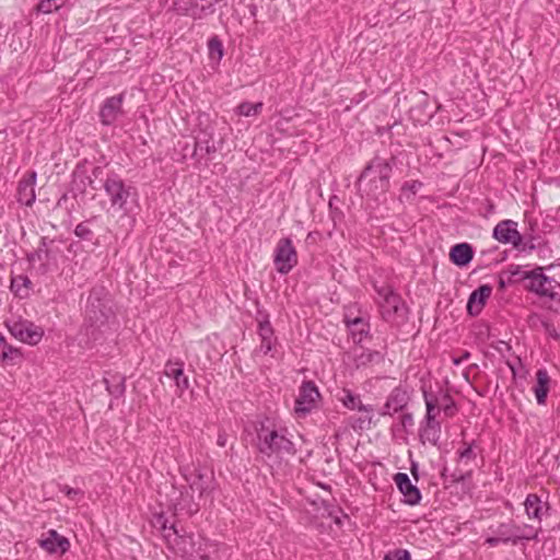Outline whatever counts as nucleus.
<instances>
[{"instance_id": "nucleus-1", "label": "nucleus", "mask_w": 560, "mask_h": 560, "mask_svg": "<svg viewBox=\"0 0 560 560\" xmlns=\"http://www.w3.org/2000/svg\"><path fill=\"white\" fill-rule=\"evenodd\" d=\"M393 165L389 160L375 156L364 167L358 178L357 186L360 195L378 200L389 188Z\"/></svg>"}, {"instance_id": "nucleus-2", "label": "nucleus", "mask_w": 560, "mask_h": 560, "mask_svg": "<svg viewBox=\"0 0 560 560\" xmlns=\"http://www.w3.org/2000/svg\"><path fill=\"white\" fill-rule=\"evenodd\" d=\"M103 188L109 200L106 212L112 215L129 217L138 206V191L135 187L127 185L118 175H108Z\"/></svg>"}, {"instance_id": "nucleus-3", "label": "nucleus", "mask_w": 560, "mask_h": 560, "mask_svg": "<svg viewBox=\"0 0 560 560\" xmlns=\"http://www.w3.org/2000/svg\"><path fill=\"white\" fill-rule=\"evenodd\" d=\"M257 431V450L267 457L276 455L278 457L292 456L296 450L293 442L287 436L285 429H277L275 425H268L261 422Z\"/></svg>"}, {"instance_id": "nucleus-4", "label": "nucleus", "mask_w": 560, "mask_h": 560, "mask_svg": "<svg viewBox=\"0 0 560 560\" xmlns=\"http://www.w3.org/2000/svg\"><path fill=\"white\" fill-rule=\"evenodd\" d=\"M377 293V303L381 308L383 318L392 324H400L405 316V304L389 285H374Z\"/></svg>"}, {"instance_id": "nucleus-5", "label": "nucleus", "mask_w": 560, "mask_h": 560, "mask_svg": "<svg viewBox=\"0 0 560 560\" xmlns=\"http://www.w3.org/2000/svg\"><path fill=\"white\" fill-rule=\"evenodd\" d=\"M527 282L525 288L542 299L560 302V283L551 277L546 276L541 268L530 270L525 276Z\"/></svg>"}, {"instance_id": "nucleus-6", "label": "nucleus", "mask_w": 560, "mask_h": 560, "mask_svg": "<svg viewBox=\"0 0 560 560\" xmlns=\"http://www.w3.org/2000/svg\"><path fill=\"white\" fill-rule=\"evenodd\" d=\"M222 0H174V10L194 20H202L215 12V4Z\"/></svg>"}, {"instance_id": "nucleus-7", "label": "nucleus", "mask_w": 560, "mask_h": 560, "mask_svg": "<svg viewBox=\"0 0 560 560\" xmlns=\"http://www.w3.org/2000/svg\"><path fill=\"white\" fill-rule=\"evenodd\" d=\"M276 270L281 275H288L298 265V253L289 237L280 238L273 254Z\"/></svg>"}, {"instance_id": "nucleus-8", "label": "nucleus", "mask_w": 560, "mask_h": 560, "mask_svg": "<svg viewBox=\"0 0 560 560\" xmlns=\"http://www.w3.org/2000/svg\"><path fill=\"white\" fill-rule=\"evenodd\" d=\"M7 327L14 338L28 345H37L44 335L42 327L28 320H13Z\"/></svg>"}, {"instance_id": "nucleus-9", "label": "nucleus", "mask_w": 560, "mask_h": 560, "mask_svg": "<svg viewBox=\"0 0 560 560\" xmlns=\"http://www.w3.org/2000/svg\"><path fill=\"white\" fill-rule=\"evenodd\" d=\"M61 249L56 244L55 240L42 237L38 248L31 253L27 257L28 261L35 264L38 261L44 271L47 270L50 264H56Z\"/></svg>"}, {"instance_id": "nucleus-10", "label": "nucleus", "mask_w": 560, "mask_h": 560, "mask_svg": "<svg viewBox=\"0 0 560 560\" xmlns=\"http://www.w3.org/2000/svg\"><path fill=\"white\" fill-rule=\"evenodd\" d=\"M319 396L318 388L313 382H303L295 399V412L303 416L308 413L316 406Z\"/></svg>"}, {"instance_id": "nucleus-11", "label": "nucleus", "mask_w": 560, "mask_h": 560, "mask_svg": "<svg viewBox=\"0 0 560 560\" xmlns=\"http://www.w3.org/2000/svg\"><path fill=\"white\" fill-rule=\"evenodd\" d=\"M409 400L410 394L407 387L397 386L387 396L386 401L380 411V415L383 417H392L395 413L402 411L408 405Z\"/></svg>"}, {"instance_id": "nucleus-12", "label": "nucleus", "mask_w": 560, "mask_h": 560, "mask_svg": "<svg viewBox=\"0 0 560 560\" xmlns=\"http://www.w3.org/2000/svg\"><path fill=\"white\" fill-rule=\"evenodd\" d=\"M110 315V306L100 299H94L92 295L89 298L86 322H89L92 327L101 328L106 324Z\"/></svg>"}, {"instance_id": "nucleus-13", "label": "nucleus", "mask_w": 560, "mask_h": 560, "mask_svg": "<svg viewBox=\"0 0 560 560\" xmlns=\"http://www.w3.org/2000/svg\"><path fill=\"white\" fill-rule=\"evenodd\" d=\"M516 226V222L503 220L494 226L492 236L502 244H512L514 247H518L522 243V235Z\"/></svg>"}, {"instance_id": "nucleus-14", "label": "nucleus", "mask_w": 560, "mask_h": 560, "mask_svg": "<svg viewBox=\"0 0 560 560\" xmlns=\"http://www.w3.org/2000/svg\"><path fill=\"white\" fill-rule=\"evenodd\" d=\"M39 546L48 553H66L70 548V541L65 536H61L55 529H49L43 534L38 541Z\"/></svg>"}, {"instance_id": "nucleus-15", "label": "nucleus", "mask_w": 560, "mask_h": 560, "mask_svg": "<svg viewBox=\"0 0 560 560\" xmlns=\"http://www.w3.org/2000/svg\"><path fill=\"white\" fill-rule=\"evenodd\" d=\"M164 375L174 381L178 395H182L189 387L188 376L184 372V362L179 360H168L164 366Z\"/></svg>"}, {"instance_id": "nucleus-16", "label": "nucleus", "mask_w": 560, "mask_h": 560, "mask_svg": "<svg viewBox=\"0 0 560 560\" xmlns=\"http://www.w3.org/2000/svg\"><path fill=\"white\" fill-rule=\"evenodd\" d=\"M394 481L404 495V502L408 505H417L421 501L420 490L411 483L409 476L405 472H397Z\"/></svg>"}, {"instance_id": "nucleus-17", "label": "nucleus", "mask_w": 560, "mask_h": 560, "mask_svg": "<svg viewBox=\"0 0 560 560\" xmlns=\"http://www.w3.org/2000/svg\"><path fill=\"white\" fill-rule=\"evenodd\" d=\"M124 93L108 97L100 110V118L103 125L109 126L116 121L122 113Z\"/></svg>"}, {"instance_id": "nucleus-18", "label": "nucleus", "mask_w": 560, "mask_h": 560, "mask_svg": "<svg viewBox=\"0 0 560 560\" xmlns=\"http://www.w3.org/2000/svg\"><path fill=\"white\" fill-rule=\"evenodd\" d=\"M35 184H36V173L31 172L25 175L19 183L18 186V200L19 202L31 207L35 199Z\"/></svg>"}, {"instance_id": "nucleus-19", "label": "nucleus", "mask_w": 560, "mask_h": 560, "mask_svg": "<svg viewBox=\"0 0 560 560\" xmlns=\"http://www.w3.org/2000/svg\"><path fill=\"white\" fill-rule=\"evenodd\" d=\"M343 322L349 329L354 342H361L369 334L370 324L362 316H352L350 311L345 314Z\"/></svg>"}, {"instance_id": "nucleus-20", "label": "nucleus", "mask_w": 560, "mask_h": 560, "mask_svg": "<svg viewBox=\"0 0 560 560\" xmlns=\"http://www.w3.org/2000/svg\"><path fill=\"white\" fill-rule=\"evenodd\" d=\"M492 288L488 284L480 285L477 290L472 291L467 303V311L470 315H478L486 301L490 298Z\"/></svg>"}, {"instance_id": "nucleus-21", "label": "nucleus", "mask_w": 560, "mask_h": 560, "mask_svg": "<svg viewBox=\"0 0 560 560\" xmlns=\"http://www.w3.org/2000/svg\"><path fill=\"white\" fill-rule=\"evenodd\" d=\"M337 399L342 404V406L349 410H359L363 412H372L373 407L371 405H364L361 401V397L359 394L353 393L349 388H342L337 394Z\"/></svg>"}, {"instance_id": "nucleus-22", "label": "nucleus", "mask_w": 560, "mask_h": 560, "mask_svg": "<svg viewBox=\"0 0 560 560\" xmlns=\"http://www.w3.org/2000/svg\"><path fill=\"white\" fill-rule=\"evenodd\" d=\"M419 438L422 444L436 445L441 438V424L438 420L424 419L419 429Z\"/></svg>"}, {"instance_id": "nucleus-23", "label": "nucleus", "mask_w": 560, "mask_h": 560, "mask_svg": "<svg viewBox=\"0 0 560 560\" xmlns=\"http://www.w3.org/2000/svg\"><path fill=\"white\" fill-rule=\"evenodd\" d=\"M474 257L472 247L468 243L456 244L452 247L450 258L458 267L468 265Z\"/></svg>"}, {"instance_id": "nucleus-24", "label": "nucleus", "mask_w": 560, "mask_h": 560, "mask_svg": "<svg viewBox=\"0 0 560 560\" xmlns=\"http://www.w3.org/2000/svg\"><path fill=\"white\" fill-rule=\"evenodd\" d=\"M536 380H537V383L534 386V393H535L536 400L539 405H545L547 395L549 392V382H550L548 372L544 369L538 370L536 372Z\"/></svg>"}, {"instance_id": "nucleus-25", "label": "nucleus", "mask_w": 560, "mask_h": 560, "mask_svg": "<svg viewBox=\"0 0 560 560\" xmlns=\"http://www.w3.org/2000/svg\"><path fill=\"white\" fill-rule=\"evenodd\" d=\"M526 514L529 518H534L537 521H541L542 511L546 504L541 501V499L535 494L530 493L527 495L524 502Z\"/></svg>"}, {"instance_id": "nucleus-26", "label": "nucleus", "mask_w": 560, "mask_h": 560, "mask_svg": "<svg viewBox=\"0 0 560 560\" xmlns=\"http://www.w3.org/2000/svg\"><path fill=\"white\" fill-rule=\"evenodd\" d=\"M383 359L381 352L370 349H361L360 353H355L354 362L357 368L365 366L371 363H378Z\"/></svg>"}, {"instance_id": "nucleus-27", "label": "nucleus", "mask_w": 560, "mask_h": 560, "mask_svg": "<svg viewBox=\"0 0 560 560\" xmlns=\"http://www.w3.org/2000/svg\"><path fill=\"white\" fill-rule=\"evenodd\" d=\"M104 383L107 392L115 397L121 396L125 392V380L119 374L110 375V378L104 377Z\"/></svg>"}, {"instance_id": "nucleus-28", "label": "nucleus", "mask_w": 560, "mask_h": 560, "mask_svg": "<svg viewBox=\"0 0 560 560\" xmlns=\"http://www.w3.org/2000/svg\"><path fill=\"white\" fill-rule=\"evenodd\" d=\"M189 487L192 492H198L200 497H202L210 488L211 480L205 479V477L199 472L192 476V479H189Z\"/></svg>"}, {"instance_id": "nucleus-29", "label": "nucleus", "mask_w": 560, "mask_h": 560, "mask_svg": "<svg viewBox=\"0 0 560 560\" xmlns=\"http://www.w3.org/2000/svg\"><path fill=\"white\" fill-rule=\"evenodd\" d=\"M31 281L25 276H18L11 281V290L19 296L24 298L28 294Z\"/></svg>"}, {"instance_id": "nucleus-30", "label": "nucleus", "mask_w": 560, "mask_h": 560, "mask_svg": "<svg viewBox=\"0 0 560 560\" xmlns=\"http://www.w3.org/2000/svg\"><path fill=\"white\" fill-rule=\"evenodd\" d=\"M423 396H424V402H425V408H427L424 419L436 420V417L440 413L438 398L432 394H428L427 392H424Z\"/></svg>"}, {"instance_id": "nucleus-31", "label": "nucleus", "mask_w": 560, "mask_h": 560, "mask_svg": "<svg viewBox=\"0 0 560 560\" xmlns=\"http://www.w3.org/2000/svg\"><path fill=\"white\" fill-rule=\"evenodd\" d=\"M262 106L264 105L261 102H258L255 104L249 103V102H243L237 106L236 113L240 116H245V117L257 116L261 112Z\"/></svg>"}, {"instance_id": "nucleus-32", "label": "nucleus", "mask_w": 560, "mask_h": 560, "mask_svg": "<svg viewBox=\"0 0 560 560\" xmlns=\"http://www.w3.org/2000/svg\"><path fill=\"white\" fill-rule=\"evenodd\" d=\"M493 534L500 537L502 542L506 544L516 537L513 526L510 524H500L495 529H493Z\"/></svg>"}, {"instance_id": "nucleus-33", "label": "nucleus", "mask_w": 560, "mask_h": 560, "mask_svg": "<svg viewBox=\"0 0 560 560\" xmlns=\"http://www.w3.org/2000/svg\"><path fill=\"white\" fill-rule=\"evenodd\" d=\"M209 56L211 59L221 60L223 57V45L218 37H212L208 42Z\"/></svg>"}, {"instance_id": "nucleus-34", "label": "nucleus", "mask_w": 560, "mask_h": 560, "mask_svg": "<svg viewBox=\"0 0 560 560\" xmlns=\"http://www.w3.org/2000/svg\"><path fill=\"white\" fill-rule=\"evenodd\" d=\"M258 335L260 339L276 338L268 316L258 320Z\"/></svg>"}, {"instance_id": "nucleus-35", "label": "nucleus", "mask_w": 560, "mask_h": 560, "mask_svg": "<svg viewBox=\"0 0 560 560\" xmlns=\"http://www.w3.org/2000/svg\"><path fill=\"white\" fill-rule=\"evenodd\" d=\"M62 5L63 0H42L37 5V10L47 14L60 9Z\"/></svg>"}, {"instance_id": "nucleus-36", "label": "nucleus", "mask_w": 560, "mask_h": 560, "mask_svg": "<svg viewBox=\"0 0 560 560\" xmlns=\"http://www.w3.org/2000/svg\"><path fill=\"white\" fill-rule=\"evenodd\" d=\"M422 184L418 180L406 182L401 187V198L410 199L418 192Z\"/></svg>"}, {"instance_id": "nucleus-37", "label": "nucleus", "mask_w": 560, "mask_h": 560, "mask_svg": "<svg viewBox=\"0 0 560 560\" xmlns=\"http://www.w3.org/2000/svg\"><path fill=\"white\" fill-rule=\"evenodd\" d=\"M510 273L508 281H512V278H516V280H522L527 282V278L525 276L530 273V270H525L521 266L511 265L508 269Z\"/></svg>"}, {"instance_id": "nucleus-38", "label": "nucleus", "mask_w": 560, "mask_h": 560, "mask_svg": "<svg viewBox=\"0 0 560 560\" xmlns=\"http://www.w3.org/2000/svg\"><path fill=\"white\" fill-rule=\"evenodd\" d=\"M458 456L460 462H469L475 459L476 454L472 448V444L464 442L463 448L458 451Z\"/></svg>"}, {"instance_id": "nucleus-39", "label": "nucleus", "mask_w": 560, "mask_h": 560, "mask_svg": "<svg viewBox=\"0 0 560 560\" xmlns=\"http://www.w3.org/2000/svg\"><path fill=\"white\" fill-rule=\"evenodd\" d=\"M196 149L205 151L207 154H211L217 151V148L210 138H207V139L198 138L196 141Z\"/></svg>"}, {"instance_id": "nucleus-40", "label": "nucleus", "mask_w": 560, "mask_h": 560, "mask_svg": "<svg viewBox=\"0 0 560 560\" xmlns=\"http://www.w3.org/2000/svg\"><path fill=\"white\" fill-rule=\"evenodd\" d=\"M276 342L277 338L260 339V346L256 350L257 353H262L264 355L271 353L272 349L276 346Z\"/></svg>"}, {"instance_id": "nucleus-41", "label": "nucleus", "mask_w": 560, "mask_h": 560, "mask_svg": "<svg viewBox=\"0 0 560 560\" xmlns=\"http://www.w3.org/2000/svg\"><path fill=\"white\" fill-rule=\"evenodd\" d=\"M546 323H547V319L542 315H539L536 313L530 314L527 317L528 326L534 329H542V327L545 326Z\"/></svg>"}, {"instance_id": "nucleus-42", "label": "nucleus", "mask_w": 560, "mask_h": 560, "mask_svg": "<svg viewBox=\"0 0 560 560\" xmlns=\"http://www.w3.org/2000/svg\"><path fill=\"white\" fill-rule=\"evenodd\" d=\"M384 560H410V555L405 549H396L394 551H389Z\"/></svg>"}, {"instance_id": "nucleus-43", "label": "nucleus", "mask_w": 560, "mask_h": 560, "mask_svg": "<svg viewBox=\"0 0 560 560\" xmlns=\"http://www.w3.org/2000/svg\"><path fill=\"white\" fill-rule=\"evenodd\" d=\"M74 234L80 238L88 240L91 236L92 231L85 223H79L74 229Z\"/></svg>"}, {"instance_id": "nucleus-44", "label": "nucleus", "mask_w": 560, "mask_h": 560, "mask_svg": "<svg viewBox=\"0 0 560 560\" xmlns=\"http://www.w3.org/2000/svg\"><path fill=\"white\" fill-rule=\"evenodd\" d=\"M545 331V334H547L549 337L553 338V339H557L559 337L553 324H551L550 322L547 320V323L545 324V326L542 327V329Z\"/></svg>"}, {"instance_id": "nucleus-45", "label": "nucleus", "mask_w": 560, "mask_h": 560, "mask_svg": "<svg viewBox=\"0 0 560 560\" xmlns=\"http://www.w3.org/2000/svg\"><path fill=\"white\" fill-rule=\"evenodd\" d=\"M400 424L404 427V428H408V427H412L413 425V417L411 413H402L400 416Z\"/></svg>"}, {"instance_id": "nucleus-46", "label": "nucleus", "mask_w": 560, "mask_h": 560, "mask_svg": "<svg viewBox=\"0 0 560 560\" xmlns=\"http://www.w3.org/2000/svg\"><path fill=\"white\" fill-rule=\"evenodd\" d=\"M188 510V513L192 514V513H196L198 511V505L197 504H194V505H185V504H182V502H178V503H175L174 504V509L175 510H184L186 509Z\"/></svg>"}, {"instance_id": "nucleus-47", "label": "nucleus", "mask_w": 560, "mask_h": 560, "mask_svg": "<svg viewBox=\"0 0 560 560\" xmlns=\"http://www.w3.org/2000/svg\"><path fill=\"white\" fill-rule=\"evenodd\" d=\"M500 542H502V540L500 539V537H498L497 535L492 536V537H488L486 539V544L489 545L490 547H495L498 546Z\"/></svg>"}, {"instance_id": "nucleus-48", "label": "nucleus", "mask_w": 560, "mask_h": 560, "mask_svg": "<svg viewBox=\"0 0 560 560\" xmlns=\"http://www.w3.org/2000/svg\"><path fill=\"white\" fill-rule=\"evenodd\" d=\"M226 443H228V435L224 432L219 433L218 439H217V444L220 447H224L226 445Z\"/></svg>"}, {"instance_id": "nucleus-49", "label": "nucleus", "mask_w": 560, "mask_h": 560, "mask_svg": "<svg viewBox=\"0 0 560 560\" xmlns=\"http://www.w3.org/2000/svg\"><path fill=\"white\" fill-rule=\"evenodd\" d=\"M509 366L511 369V372L514 377L521 376V371L523 370V366L520 364V369H516L513 364L509 363Z\"/></svg>"}, {"instance_id": "nucleus-50", "label": "nucleus", "mask_w": 560, "mask_h": 560, "mask_svg": "<svg viewBox=\"0 0 560 560\" xmlns=\"http://www.w3.org/2000/svg\"><path fill=\"white\" fill-rule=\"evenodd\" d=\"M509 282L510 281L505 280L503 276H500L498 281L499 289L503 291Z\"/></svg>"}, {"instance_id": "nucleus-51", "label": "nucleus", "mask_w": 560, "mask_h": 560, "mask_svg": "<svg viewBox=\"0 0 560 560\" xmlns=\"http://www.w3.org/2000/svg\"><path fill=\"white\" fill-rule=\"evenodd\" d=\"M79 493L78 489L66 487V494L70 498L77 495Z\"/></svg>"}, {"instance_id": "nucleus-52", "label": "nucleus", "mask_w": 560, "mask_h": 560, "mask_svg": "<svg viewBox=\"0 0 560 560\" xmlns=\"http://www.w3.org/2000/svg\"><path fill=\"white\" fill-rule=\"evenodd\" d=\"M459 358H460V361L463 363V362L467 361L470 358V352L465 350Z\"/></svg>"}, {"instance_id": "nucleus-53", "label": "nucleus", "mask_w": 560, "mask_h": 560, "mask_svg": "<svg viewBox=\"0 0 560 560\" xmlns=\"http://www.w3.org/2000/svg\"><path fill=\"white\" fill-rule=\"evenodd\" d=\"M452 361H453V364H454V365H459V364L462 363V361H460V358H459V357H454V358L452 359Z\"/></svg>"}, {"instance_id": "nucleus-54", "label": "nucleus", "mask_w": 560, "mask_h": 560, "mask_svg": "<svg viewBox=\"0 0 560 560\" xmlns=\"http://www.w3.org/2000/svg\"><path fill=\"white\" fill-rule=\"evenodd\" d=\"M411 474H412L416 478H418V476H417V467H416V465H412V467H411Z\"/></svg>"}, {"instance_id": "nucleus-55", "label": "nucleus", "mask_w": 560, "mask_h": 560, "mask_svg": "<svg viewBox=\"0 0 560 560\" xmlns=\"http://www.w3.org/2000/svg\"><path fill=\"white\" fill-rule=\"evenodd\" d=\"M444 411H445V413L451 415V407H448V406H447V407H445V408H444Z\"/></svg>"}, {"instance_id": "nucleus-56", "label": "nucleus", "mask_w": 560, "mask_h": 560, "mask_svg": "<svg viewBox=\"0 0 560 560\" xmlns=\"http://www.w3.org/2000/svg\"><path fill=\"white\" fill-rule=\"evenodd\" d=\"M201 559H202V560H207V557H206V556H201Z\"/></svg>"}]
</instances>
